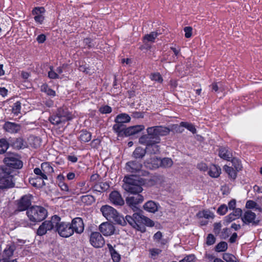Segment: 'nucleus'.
Listing matches in <instances>:
<instances>
[{"mask_svg": "<svg viewBox=\"0 0 262 262\" xmlns=\"http://www.w3.org/2000/svg\"><path fill=\"white\" fill-rule=\"evenodd\" d=\"M160 165V159L153 155L149 159L146 161L145 165L149 169H155L158 168Z\"/></svg>", "mask_w": 262, "mask_h": 262, "instance_id": "412c9836", "label": "nucleus"}, {"mask_svg": "<svg viewBox=\"0 0 262 262\" xmlns=\"http://www.w3.org/2000/svg\"><path fill=\"white\" fill-rule=\"evenodd\" d=\"M198 168L202 171H206L207 169V165L204 163H200L198 165Z\"/></svg>", "mask_w": 262, "mask_h": 262, "instance_id": "338daca9", "label": "nucleus"}, {"mask_svg": "<svg viewBox=\"0 0 262 262\" xmlns=\"http://www.w3.org/2000/svg\"><path fill=\"white\" fill-rule=\"evenodd\" d=\"M103 216L107 220L114 221L117 224L124 226L127 221L122 216L120 215L117 210L109 205H103L100 208Z\"/></svg>", "mask_w": 262, "mask_h": 262, "instance_id": "7ed1b4c3", "label": "nucleus"}, {"mask_svg": "<svg viewBox=\"0 0 262 262\" xmlns=\"http://www.w3.org/2000/svg\"><path fill=\"white\" fill-rule=\"evenodd\" d=\"M142 167V164L137 161H130L126 164V169L128 172L134 173L140 171Z\"/></svg>", "mask_w": 262, "mask_h": 262, "instance_id": "6ab92c4d", "label": "nucleus"}, {"mask_svg": "<svg viewBox=\"0 0 262 262\" xmlns=\"http://www.w3.org/2000/svg\"><path fill=\"white\" fill-rule=\"evenodd\" d=\"M15 183L13 177L10 174V171H7V169L4 167L0 168V189H5L12 188Z\"/></svg>", "mask_w": 262, "mask_h": 262, "instance_id": "423d86ee", "label": "nucleus"}, {"mask_svg": "<svg viewBox=\"0 0 262 262\" xmlns=\"http://www.w3.org/2000/svg\"><path fill=\"white\" fill-rule=\"evenodd\" d=\"M57 112L64 122L72 119L74 117L73 115L66 107L59 108Z\"/></svg>", "mask_w": 262, "mask_h": 262, "instance_id": "a211bd4d", "label": "nucleus"}, {"mask_svg": "<svg viewBox=\"0 0 262 262\" xmlns=\"http://www.w3.org/2000/svg\"><path fill=\"white\" fill-rule=\"evenodd\" d=\"M110 200L111 202L115 205L121 206L123 205L124 203L120 194L117 191H114L110 193Z\"/></svg>", "mask_w": 262, "mask_h": 262, "instance_id": "aec40b11", "label": "nucleus"}, {"mask_svg": "<svg viewBox=\"0 0 262 262\" xmlns=\"http://www.w3.org/2000/svg\"><path fill=\"white\" fill-rule=\"evenodd\" d=\"M236 206V201L235 200H232L228 203V208L230 210H234Z\"/></svg>", "mask_w": 262, "mask_h": 262, "instance_id": "69168bd1", "label": "nucleus"}, {"mask_svg": "<svg viewBox=\"0 0 262 262\" xmlns=\"http://www.w3.org/2000/svg\"><path fill=\"white\" fill-rule=\"evenodd\" d=\"M58 186L60 188V189L64 191L69 192V188L68 185L65 183L64 182H61L58 183Z\"/></svg>", "mask_w": 262, "mask_h": 262, "instance_id": "052dcab7", "label": "nucleus"}, {"mask_svg": "<svg viewBox=\"0 0 262 262\" xmlns=\"http://www.w3.org/2000/svg\"><path fill=\"white\" fill-rule=\"evenodd\" d=\"M154 241L160 247L165 245L168 241L166 239L162 238V234L160 231L156 232L153 236Z\"/></svg>", "mask_w": 262, "mask_h": 262, "instance_id": "a878e982", "label": "nucleus"}, {"mask_svg": "<svg viewBox=\"0 0 262 262\" xmlns=\"http://www.w3.org/2000/svg\"><path fill=\"white\" fill-rule=\"evenodd\" d=\"M109 185L106 182H100L96 184L94 186V188L96 191L99 192L104 191L107 190L109 188Z\"/></svg>", "mask_w": 262, "mask_h": 262, "instance_id": "c9c22d12", "label": "nucleus"}, {"mask_svg": "<svg viewBox=\"0 0 262 262\" xmlns=\"http://www.w3.org/2000/svg\"><path fill=\"white\" fill-rule=\"evenodd\" d=\"M46 10L44 7H35L32 11V14L34 16V18L36 23L42 24L45 20V14Z\"/></svg>", "mask_w": 262, "mask_h": 262, "instance_id": "ddd939ff", "label": "nucleus"}, {"mask_svg": "<svg viewBox=\"0 0 262 262\" xmlns=\"http://www.w3.org/2000/svg\"><path fill=\"white\" fill-rule=\"evenodd\" d=\"M99 230L104 236H110L114 234L115 227L111 223L104 222L99 226Z\"/></svg>", "mask_w": 262, "mask_h": 262, "instance_id": "f3484780", "label": "nucleus"}, {"mask_svg": "<svg viewBox=\"0 0 262 262\" xmlns=\"http://www.w3.org/2000/svg\"><path fill=\"white\" fill-rule=\"evenodd\" d=\"M130 120V117L128 114L122 113L117 116L115 119V122L123 124L129 122Z\"/></svg>", "mask_w": 262, "mask_h": 262, "instance_id": "c85d7f7f", "label": "nucleus"}, {"mask_svg": "<svg viewBox=\"0 0 262 262\" xmlns=\"http://www.w3.org/2000/svg\"><path fill=\"white\" fill-rule=\"evenodd\" d=\"M8 143L6 140H0V154L4 153L8 149Z\"/></svg>", "mask_w": 262, "mask_h": 262, "instance_id": "49530a36", "label": "nucleus"}, {"mask_svg": "<svg viewBox=\"0 0 262 262\" xmlns=\"http://www.w3.org/2000/svg\"><path fill=\"white\" fill-rule=\"evenodd\" d=\"M123 127L122 124L116 123L113 126L114 130L117 133H120L123 130Z\"/></svg>", "mask_w": 262, "mask_h": 262, "instance_id": "bf43d9fd", "label": "nucleus"}, {"mask_svg": "<svg viewBox=\"0 0 262 262\" xmlns=\"http://www.w3.org/2000/svg\"><path fill=\"white\" fill-rule=\"evenodd\" d=\"M41 91L49 96H55L56 95L55 92L50 89L46 84H43L41 86Z\"/></svg>", "mask_w": 262, "mask_h": 262, "instance_id": "4c0bfd02", "label": "nucleus"}, {"mask_svg": "<svg viewBox=\"0 0 262 262\" xmlns=\"http://www.w3.org/2000/svg\"><path fill=\"white\" fill-rule=\"evenodd\" d=\"M60 217L55 215L52 216L51 220L44 221L39 227L37 230V234L39 236L46 234L48 231H51L54 228H55V225L57 221H60Z\"/></svg>", "mask_w": 262, "mask_h": 262, "instance_id": "0eeeda50", "label": "nucleus"}, {"mask_svg": "<svg viewBox=\"0 0 262 262\" xmlns=\"http://www.w3.org/2000/svg\"><path fill=\"white\" fill-rule=\"evenodd\" d=\"M242 213V210L240 208H236L233 210V212L226 217L227 223H230L236 219L239 218Z\"/></svg>", "mask_w": 262, "mask_h": 262, "instance_id": "393cba45", "label": "nucleus"}, {"mask_svg": "<svg viewBox=\"0 0 262 262\" xmlns=\"http://www.w3.org/2000/svg\"><path fill=\"white\" fill-rule=\"evenodd\" d=\"M126 220L132 227L142 232L145 231V225L149 227L154 226L153 221L150 219L138 213H135L132 216L126 215Z\"/></svg>", "mask_w": 262, "mask_h": 262, "instance_id": "f257e3e1", "label": "nucleus"}, {"mask_svg": "<svg viewBox=\"0 0 262 262\" xmlns=\"http://www.w3.org/2000/svg\"><path fill=\"white\" fill-rule=\"evenodd\" d=\"M145 150L140 147H137L133 152V156L134 158H142L145 154Z\"/></svg>", "mask_w": 262, "mask_h": 262, "instance_id": "e433bc0d", "label": "nucleus"}, {"mask_svg": "<svg viewBox=\"0 0 262 262\" xmlns=\"http://www.w3.org/2000/svg\"><path fill=\"white\" fill-rule=\"evenodd\" d=\"M50 120L52 124L55 125L64 122L60 117H59V115L57 112L56 115H53L50 118Z\"/></svg>", "mask_w": 262, "mask_h": 262, "instance_id": "79ce46f5", "label": "nucleus"}, {"mask_svg": "<svg viewBox=\"0 0 262 262\" xmlns=\"http://www.w3.org/2000/svg\"><path fill=\"white\" fill-rule=\"evenodd\" d=\"M196 216L199 218H205L206 219H213L214 215V214L208 210H204L201 211H199L197 214Z\"/></svg>", "mask_w": 262, "mask_h": 262, "instance_id": "473e14b6", "label": "nucleus"}, {"mask_svg": "<svg viewBox=\"0 0 262 262\" xmlns=\"http://www.w3.org/2000/svg\"><path fill=\"white\" fill-rule=\"evenodd\" d=\"M4 162L10 167L19 169L23 166L22 162L19 159L18 156L14 154L7 155L4 159Z\"/></svg>", "mask_w": 262, "mask_h": 262, "instance_id": "9d476101", "label": "nucleus"}, {"mask_svg": "<svg viewBox=\"0 0 262 262\" xmlns=\"http://www.w3.org/2000/svg\"><path fill=\"white\" fill-rule=\"evenodd\" d=\"M192 30V29L190 27H186L184 29V31L185 32V36L186 38H189L191 36Z\"/></svg>", "mask_w": 262, "mask_h": 262, "instance_id": "13d9d810", "label": "nucleus"}, {"mask_svg": "<svg viewBox=\"0 0 262 262\" xmlns=\"http://www.w3.org/2000/svg\"><path fill=\"white\" fill-rule=\"evenodd\" d=\"M144 209L150 212L155 213L158 211V206L154 201H149L146 202L143 206Z\"/></svg>", "mask_w": 262, "mask_h": 262, "instance_id": "bb28decb", "label": "nucleus"}, {"mask_svg": "<svg viewBox=\"0 0 262 262\" xmlns=\"http://www.w3.org/2000/svg\"><path fill=\"white\" fill-rule=\"evenodd\" d=\"M227 248L228 245L227 243L221 242L215 246V250L218 252H224L227 249Z\"/></svg>", "mask_w": 262, "mask_h": 262, "instance_id": "37998d69", "label": "nucleus"}, {"mask_svg": "<svg viewBox=\"0 0 262 262\" xmlns=\"http://www.w3.org/2000/svg\"><path fill=\"white\" fill-rule=\"evenodd\" d=\"M219 156L224 160L229 161L232 158V155L228 148L222 147L220 149Z\"/></svg>", "mask_w": 262, "mask_h": 262, "instance_id": "cd10ccee", "label": "nucleus"}, {"mask_svg": "<svg viewBox=\"0 0 262 262\" xmlns=\"http://www.w3.org/2000/svg\"><path fill=\"white\" fill-rule=\"evenodd\" d=\"M14 250V246H10L5 249L4 251V256L8 257H11L13 254Z\"/></svg>", "mask_w": 262, "mask_h": 262, "instance_id": "09e8293b", "label": "nucleus"}, {"mask_svg": "<svg viewBox=\"0 0 262 262\" xmlns=\"http://www.w3.org/2000/svg\"><path fill=\"white\" fill-rule=\"evenodd\" d=\"M55 225V230L59 235L63 237H69L73 234L70 223L69 222L57 221Z\"/></svg>", "mask_w": 262, "mask_h": 262, "instance_id": "6e6552de", "label": "nucleus"}, {"mask_svg": "<svg viewBox=\"0 0 262 262\" xmlns=\"http://www.w3.org/2000/svg\"><path fill=\"white\" fill-rule=\"evenodd\" d=\"M41 168L42 170V180L48 179L47 175L50 174L54 172V169L52 165L48 162L42 163L41 165Z\"/></svg>", "mask_w": 262, "mask_h": 262, "instance_id": "4be33fe9", "label": "nucleus"}, {"mask_svg": "<svg viewBox=\"0 0 262 262\" xmlns=\"http://www.w3.org/2000/svg\"><path fill=\"white\" fill-rule=\"evenodd\" d=\"M50 71L48 72V77L51 79H57L60 78L56 72H55L53 70V68L51 67L50 68Z\"/></svg>", "mask_w": 262, "mask_h": 262, "instance_id": "864d4df0", "label": "nucleus"}, {"mask_svg": "<svg viewBox=\"0 0 262 262\" xmlns=\"http://www.w3.org/2000/svg\"><path fill=\"white\" fill-rule=\"evenodd\" d=\"M146 130L147 133L146 136L154 139V141L156 143L160 142V136H166L170 132L169 128L162 126L148 127Z\"/></svg>", "mask_w": 262, "mask_h": 262, "instance_id": "39448f33", "label": "nucleus"}, {"mask_svg": "<svg viewBox=\"0 0 262 262\" xmlns=\"http://www.w3.org/2000/svg\"><path fill=\"white\" fill-rule=\"evenodd\" d=\"M158 35V33L157 32H152L149 34L145 35L143 37L144 42L147 43L148 42H154Z\"/></svg>", "mask_w": 262, "mask_h": 262, "instance_id": "72a5a7b5", "label": "nucleus"}, {"mask_svg": "<svg viewBox=\"0 0 262 262\" xmlns=\"http://www.w3.org/2000/svg\"><path fill=\"white\" fill-rule=\"evenodd\" d=\"M150 78L152 80L157 81L159 83H162L163 81V78L159 73L151 74L150 75Z\"/></svg>", "mask_w": 262, "mask_h": 262, "instance_id": "603ef678", "label": "nucleus"}, {"mask_svg": "<svg viewBox=\"0 0 262 262\" xmlns=\"http://www.w3.org/2000/svg\"><path fill=\"white\" fill-rule=\"evenodd\" d=\"M145 127L143 125L130 126L125 129L124 133L126 136H131L143 130Z\"/></svg>", "mask_w": 262, "mask_h": 262, "instance_id": "b1692460", "label": "nucleus"}, {"mask_svg": "<svg viewBox=\"0 0 262 262\" xmlns=\"http://www.w3.org/2000/svg\"><path fill=\"white\" fill-rule=\"evenodd\" d=\"M228 210V207L226 205H221L217 209V212L220 215H224Z\"/></svg>", "mask_w": 262, "mask_h": 262, "instance_id": "5fc2aeb1", "label": "nucleus"}, {"mask_svg": "<svg viewBox=\"0 0 262 262\" xmlns=\"http://www.w3.org/2000/svg\"><path fill=\"white\" fill-rule=\"evenodd\" d=\"M34 172L36 175H38L40 176V178L42 179V168L40 169L39 168H35L34 169Z\"/></svg>", "mask_w": 262, "mask_h": 262, "instance_id": "774afa93", "label": "nucleus"}, {"mask_svg": "<svg viewBox=\"0 0 262 262\" xmlns=\"http://www.w3.org/2000/svg\"><path fill=\"white\" fill-rule=\"evenodd\" d=\"M242 220L243 223L247 225H256L259 222L256 214L250 210H247L244 212Z\"/></svg>", "mask_w": 262, "mask_h": 262, "instance_id": "9b49d317", "label": "nucleus"}, {"mask_svg": "<svg viewBox=\"0 0 262 262\" xmlns=\"http://www.w3.org/2000/svg\"><path fill=\"white\" fill-rule=\"evenodd\" d=\"M124 184L122 186L123 189L131 193L136 194L142 191L141 187L144 181L141 179H137L136 176H131L125 177L123 180Z\"/></svg>", "mask_w": 262, "mask_h": 262, "instance_id": "f03ea898", "label": "nucleus"}, {"mask_svg": "<svg viewBox=\"0 0 262 262\" xmlns=\"http://www.w3.org/2000/svg\"><path fill=\"white\" fill-rule=\"evenodd\" d=\"M231 162L232 163V166H234L236 171H239L242 169V165L241 161L238 159L236 158H233L231 160Z\"/></svg>", "mask_w": 262, "mask_h": 262, "instance_id": "de8ad7c7", "label": "nucleus"}, {"mask_svg": "<svg viewBox=\"0 0 262 262\" xmlns=\"http://www.w3.org/2000/svg\"><path fill=\"white\" fill-rule=\"evenodd\" d=\"M245 207L248 209H254L255 210H257L259 212L262 211V208L257 204V203L253 200L247 201L246 203Z\"/></svg>", "mask_w": 262, "mask_h": 262, "instance_id": "2f4dec72", "label": "nucleus"}, {"mask_svg": "<svg viewBox=\"0 0 262 262\" xmlns=\"http://www.w3.org/2000/svg\"><path fill=\"white\" fill-rule=\"evenodd\" d=\"M81 201L87 205H91L95 201V199L92 195H86L81 197Z\"/></svg>", "mask_w": 262, "mask_h": 262, "instance_id": "a19ab883", "label": "nucleus"}, {"mask_svg": "<svg viewBox=\"0 0 262 262\" xmlns=\"http://www.w3.org/2000/svg\"><path fill=\"white\" fill-rule=\"evenodd\" d=\"M224 169L229 177L232 179H235L237 176V171L233 167L225 165Z\"/></svg>", "mask_w": 262, "mask_h": 262, "instance_id": "f704fd0d", "label": "nucleus"}, {"mask_svg": "<svg viewBox=\"0 0 262 262\" xmlns=\"http://www.w3.org/2000/svg\"><path fill=\"white\" fill-rule=\"evenodd\" d=\"M4 128L7 132L16 133L20 129V126L15 123L7 122L4 124Z\"/></svg>", "mask_w": 262, "mask_h": 262, "instance_id": "5701e85b", "label": "nucleus"}, {"mask_svg": "<svg viewBox=\"0 0 262 262\" xmlns=\"http://www.w3.org/2000/svg\"><path fill=\"white\" fill-rule=\"evenodd\" d=\"M139 142L146 145V149L150 154H156L159 151V146L157 145L158 143L155 142L154 139L150 138L146 135L142 136L139 139Z\"/></svg>", "mask_w": 262, "mask_h": 262, "instance_id": "1a4fd4ad", "label": "nucleus"}, {"mask_svg": "<svg viewBox=\"0 0 262 262\" xmlns=\"http://www.w3.org/2000/svg\"><path fill=\"white\" fill-rule=\"evenodd\" d=\"M70 225L73 233L75 232L77 233H81L84 230V224L82 220L80 217L74 219Z\"/></svg>", "mask_w": 262, "mask_h": 262, "instance_id": "dca6fc26", "label": "nucleus"}, {"mask_svg": "<svg viewBox=\"0 0 262 262\" xmlns=\"http://www.w3.org/2000/svg\"><path fill=\"white\" fill-rule=\"evenodd\" d=\"M194 257L192 255H190L185 257L183 259L180 261V262H194Z\"/></svg>", "mask_w": 262, "mask_h": 262, "instance_id": "680f3d73", "label": "nucleus"}, {"mask_svg": "<svg viewBox=\"0 0 262 262\" xmlns=\"http://www.w3.org/2000/svg\"><path fill=\"white\" fill-rule=\"evenodd\" d=\"M173 164L172 160L168 158H163L160 159V166L164 167L165 168L170 167Z\"/></svg>", "mask_w": 262, "mask_h": 262, "instance_id": "ea45409f", "label": "nucleus"}, {"mask_svg": "<svg viewBox=\"0 0 262 262\" xmlns=\"http://www.w3.org/2000/svg\"><path fill=\"white\" fill-rule=\"evenodd\" d=\"M215 241V238L214 235L212 234H209L206 238V244L208 246L213 245Z\"/></svg>", "mask_w": 262, "mask_h": 262, "instance_id": "6e6d98bb", "label": "nucleus"}, {"mask_svg": "<svg viewBox=\"0 0 262 262\" xmlns=\"http://www.w3.org/2000/svg\"><path fill=\"white\" fill-rule=\"evenodd\" d=\"M21 104L19 101L16 102L14 103L12 106V113L15 115L18 114L20 112Z\"/></svg>", "mask_w": 262, "mask_h": 262, "instance_id": "8fccbe9b", "label": "nucleus"}, {"mask_svg": "<svg viewBox=\"0 0 262 262\" xmlns=\"http://www.w3.org/2000/svg\"><path fill=\"white\" fill-rule=\"evenodd\" d=\"M221 172V169L219 167L212 165L209 168L208 174L212 178H217L220 176Z\"/></svg>", "mask_w": 262, "mask_h": 262, "instance_id": "c756f323", "label": "nucleus"}, {"mask_svg": "<svg viewBox=\"0 0 262 262\" xmlns=\"http://www.w3.org/2000/svg\"><path fill=\"white\" fill-rule=\"evenodd\" d=\"M143 196L141 194H136L134 196H128L126 199V204L134 211L137 209L136 205L143 201Z\"/></svg>", "mask_w": 262, "mask_h": 262, "instance_id": "4468645a", "label": "nucleus"}, {"mask_svg": "<svg viewBox=\"0 0 262 262\" xmlns=\"http://www.w3.org/2000/svg\"><path fill=\"white\" fill-rule=\"evenodd\" d=\"M99 111L102 114L110 113L112 112V108L108 105H104L99 108Z\"/></svg>", "mask_w": 262, "mask_h": 262, "instance_id": "4d7b16f0", "label": "nucleus"}, {"mask_svg": "<svg viewBox=\"0 0 262 262\" xmlns=\"http://www.w3.org/2000/svg\"><path fill=\"white\" fill-rule=\"evenodd\" d=\"M223 258L227 262H238L236 257L232 254L225 253L223 255Z\"/></svg>", "mask_w": 262, "mask_h": 262, "instance_id": "c03bdc74", "label": "nucleus"}, {"mask_svg": "<svg viewBox=\"0 0 262 262\" xmlns=\"http://www.w3.org/2000/svg\"><path fill=\"white\" fill-rule=\"evenodd\" d=\"M180 126L185 127L193 134L196 133V129L195 127L193 126V125H192L191 123L185 122H182L180 123Z\"/></svg>", "mask_w": 262, "mask_h": 262, "instance_id": "a18cd8bd", "label": "nucleus"}, {"mask_svg": "<svg viewBox=\"0 0 262 262\" xmlns=\"http://www.w3.org/2000/svg\"><path fill=\"white\" fill-rule=\"evenodd\" d=\"M31 142L30 144L34 148H37L39 147L41 143L40 139L37 137H32L31 138Z\"/></svg>", "mask_w": 262, "mask_h": 262, "instance_id": "3c124183", "label": "nucleus"}, {"mask_svg": "<svg viewBox=\"0 0 262 262\" xmlns=\"http://www.w3.org/2000/svg\"><path fill=\"white\" fill-rule=\"evenodd\" d=\"M91 244L95 248L102 247L104 244V240L101 234L98 232H93L90 239Z\"/></svg>", "mask_w": 262, "mask_h": 262, "instance_id": "f8f14e48", "label": "nucleus"}, {"mask_svg": "<svg viewBox=\"0 0 262 262\" xmlns=\"http://www.w3.org/2000/svg\"><path fill=\"white\" fill-rule=\"evenodd\" d=\"M107 246L111 254L113 260L114 262H119L121 258L120 255L114 249L110 244H107Z\"/></svg>", "mask_w": 262, "mask_h": 262, "instance_id": "7c9ffc66", "label": "nucleus"}, {"mask_svg": "<svg viewBox=\"0 0 262 262\" xmlns=\"http://www.w3.org/2000/svg\"><path fill=\"white\" fill-rule=\"evenodd\" d=\"M26 213L29 220L33 223L43 220L48 215L47 210L40 206L31 207L27 210Z\"/></svg>", "mask_w": 262, "mask_h": 262, "instance_id": "20e7f679", "label": "nucleus"}, {"mask_svg": "<svg viewBox=\"0 0 262 262\" xmlns=\"http://www.w3.org/2000/svg\"><path fill=\"white\" fill-rule=\"evenodd\" d=\"M46 40V36L45 34H41L38 35L36 38V40L39 43H43Z\"/></svg>", "mask_w": 262, "mask_h": 262, "instance_id": "e2e57ef3", "label": "nucleus"}, {"mask_svg": "<svg viewBox=\"0 0 262 262\" xmlns=\"http://www.w3.org/2000/svg\"><path fill=\"white\" fill-rule=\"evenodd\" d=\"M79 140L83 142H87L91 139V135L89 132L82 131L79 137Z\"/></svg>", "mask_w": 262, "mask_h": 262, "instance_id": "58836bf2", "label": "nucleus"}, {"mask_svg": "<svg viewBox=\"0 0 262 262\" xmlns=\"http://www.w3.org/2000/svg\"><path fill=\"white\" fill-rule=\"evenodd\" d=\"M150 253L152 256H156L159 254L161 252V250L157 248H153L150 249Z\"/></svg>", "mask_w": 262, "mask_h": 262, "instance_id": "0e129e2a", "label": "nucleus"}, {"mask_svg": "<svg viewBox=\"0 0 262 262\" xmlns=\"http://www.w3.org/2000/svg\"><path fill=\"white\" fill-rule=\"evenodd\" d=\"M32 195L31 194H27L24 195L18 201L17 208L19 211H24L31 204Z\"/></svg>", "mask_w": 262, "mask_h": 262, "instance_id": "2eb2a0df", "label": "nucleus"}]
</instances>
